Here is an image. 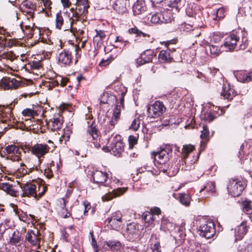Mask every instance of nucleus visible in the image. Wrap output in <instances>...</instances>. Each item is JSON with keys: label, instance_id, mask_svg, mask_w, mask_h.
Segmentation results:
<instances>
[{"label": "nucleus", "instance_id": "f257e3e1", "mask_svg": "<svg viewBox=\"0 0 252 252\" xmlns=\"http://www.w3.org/2000/svg\"><path fill=\"white\" fill-rule=\"evenodd\" d=\"M247 46V39L243 38L242 41H240L238 36L232 33L225 38V41L221 47H224L225 51H232L240 49L244 50L246 48Z\"/></svg>", "mask_w": 252, "mask_h": 252}, {"label": "nucleus", "instance_id": "f03ea898", "mask_svg": "<svg viewBox=\"0 0 252 252\" xmlns=\"http://www.w3.org/2000/svg\"><path fill=\"white\" fill-rule=\"evenodd\" d=\"M89 7L88 0H76V8L70 9L71 15H69L71 25L79 21L81 16H85L88 13Z\"/></svg>", "mask_w": 252, "mask_h": 252}, {"label": "nucleus", "instance_id": "7ed1b4c3", "mask_svg": "<svg viewBox=\"0 0 252 252\" xmlns=\"http://www.w3.org/2000/svg\"><path fill=\"white\" fill-rule=\"evenodd\" d=\"M245 188V184L238 179H231L227 185V190L233 197L239 196Z\"/></svg>", "mask_w": 252, "mask_h": 252}, {"label": "nucleus", "instance_id": "20e7f679", "mask_svg": "<svg viewBox=\"0 0 252 252\" xmlns=\"http://www.w3.org/2000/svg\"><path fill=\"white\" fill-rule=\"evenodd\" d=\"M155 160L159 164H164L168 161L172 156V148L170 145H166L159 151L154 152Z\"/></svg>", "mask_w": 252, "mask_h": 252}, {"label": "nucleus", "instance_id": "39448f33", "mask_svg": "<svg viewBox=\"0 0 252 252\" xmlns=\"http://www.w3.org/2000/svg\"><path fill=\"white\" fill-rule=\"evenodd\" d=\"M50 148L46 144H36L29 148L31 153L38 158L39 164L41 163V158L49 153Z\"/></svg>", "mask_w": 252, "mask_h": 252}, {"label": "nucleus", "instance_id": "423d86ee", "mask_svg": "<svg viewBox=\"0 0 252 252\" xmlns=\"http://www.w3.org/2000/svg\"><path fill=\"white\" fill-rule=\"evenodd\" d=\"M112 183L116 184L117 186H122L123 185L122 183L119 179L116 178L112 179ZM127 187L119 188L117 187L116 189H114L111 192H109L103 196L102 199L104 201L110 200L114 197H118L123 194L127 191Z\"/></svg>", "mask_w": 252, "mask_h": 252}, {"label": "nucleus", "instance_id": "0eeeda50", "mask_svg": "<svg viewBox=\"0 0 252 252\" xmlns=\"http://www.w3.org/2000/svg\"><path fill=\"white\" fill-rule=\"evenodd\" d=\"M141 226L135 222H132L127 225V228L124 235L129 241H133L138 238L140 235Z\"/></svg>", "mask_w": 252, "mask_h": 252}, {"label": "nucleus", "instance_id": "6e6552de", "mask_svg": "<svg viewBox=\"0 0 252 252\" xmlns=\"http://www.w3.org/2000/svg\"><path fill=\"white\" fill-rule=\"evenodd\" d=\"M199 235L206 239L213 237L216 234L215 226L213 221L209 220L202 224L199 229Z\"/></svg>", "mask_w": 252, "mask_h": 252}, {"label": "nucleus", "instance_id": "1a4fd4ad", "mask_svg": "<svg viewBox=\"0 0 252 252\" xmlns=\"http://www.w3.org/2000/svg\"><path fill=\"white\" fill-rule=\"evenodd\" d=\"M170 10L163 9L159 13H156L151 17L150 21L154 24L168 23L171 22Z\"/></svg>", "mask_w": 252, "mask_h": 252}, {"label": "nucleus", "instance_id": "9d476101", "mask_svg": "<svg viewBox=\"0 0 252 252\" xmlns=\"http://www.w3.org/2000/svg\"><path fill=\"white\" fill-rule=\"evenodd\" d=\"M166 108L162 102L156 101L154 104L149 106L147 111L149 116L156 118L160 117L165 112Z\"/></svg>", "mask_w": 252, "mask_h": 252}, {"label": "nucleus", "instance_id": "9b49d317", "mask_svg": "<svg viewBox=\"0 0 252 252\" xmlns=\"http://www.w3.org/2000/svg\"><path fill=\"white\" fill-rule=\"evenodd\" d=\"M86 136L87 138V141L92 142L96 148L98 149L100 147L99 139H98V130L94 126H91L88 127Z\"/></svg>", "mask_w": 252, "mask_h": 252}, {"label": "nucleus", "instance_id": "f8f14e48", "mask_svg": "<svg viewBox=\"0 0 252 252\" xmlns=\"http://www.w3.org/2000/svg\"><path fill=\"white\" fill-rule=\"evenodd\" d=\"M5 150L8 155L6 158L13 161H18L20 159L18 154H20L19 148L14 144L9 145L5 148Z\"/></svg>", "mask_w": 252, "mask_h": 252}, {"label": "nucleus", "instance_id": "ddd939ff", "mask_svg": "<svg viewBox=\"0 0 252 252\" xmlns=\"http://www.w3.org/2000/svg\"><path fill=\"white\" fill-rule=\"evenodd\" d=\"M111 145V149L113 154L115 156L120 157L124 149V144L121 140V136L116 135Z\"/></svg>", "mask_w": 252, "mask_h": 252}, {"label": "nucleus", "instance_id": "4468645a", "mask_svg": "<svg viewBox=\"0 0 252 252\" xmlns=\"http://www.w3.org/2000/svg\"><path fill=\"white\" fill-rule=\"evenodd\" d=\"M58 62L62 66L69 65L72 62V55L68 50L64 49L58 56Z\"/></svg>", "mask_w": 252, "mask_h": 252}, {"label": "nucleus", "instance_id": "2eb2a0df", "mask_svg": "<svg viewBox=\"0 0 252 252\" xmlns=\"http://www.w3.org/2000/svg\"><path fill=\"white\" fill-rule=\"evenodd\" d=\"M20 187L23 191V196L37 198L36 186L32 183L21 184Z\"/></svg>", "mask_w": 252, "mask_h": 252}, {"label": "nucleus", "instance_id": "dca6fc26", "mask_svg": "<svg viewBox=\"0 0 252 252\" xmlns=\"http://www.w3.org/2000/svg\"><path fill=\"white\" fill-rule=\"evenodd\" d=\"M22 85V82L17 80H0V90L16 89Z\"/></svg>", "mask_w": 252, "mask_h": 252}, {"label": "nucleus", "instance_id": "f3484780", "mask_svg": "<svg viewBox=\"0 0 252 252\" xmlns=\"http://www.w3.org/2000/svg\"><path fill=\"white\" fill-rule=\"evenodd\" d=\"M37 231L28 230L25 236V241L31 246H34L37 249L40 246V238L37 236Z\"/></svg>", "mask_w": 252, "mask_h": 252}, {"label": "nucleus", "instance_id": "a211bd4d", "mask_svg": "<svg viewBox=\"0 0 252 252\" xmlns=\"http://www.w3.org/2000/svg\"><path fill=\"white\" fill-rule=\"evenodd\" d=\"M107 220L114 229L118 230L122 226V215L119 212L113 214L110 218L107 219Z\"/></svg>", "mask_w": 252, "mask_h": 252}, {"label": "nucleus", "instance_id": "6ab92c4d", "mask_svg": "<svg viewBox=\"0 0 252 252\" xmlns=\"http://www.w3.org/2000/svg\"><path fill=\"white\" fill-rule=\"evenodd\" d=\"M234 94L233 87L231 86L228 80H223L222 91L221 94L224 98L231 99Z\"/></svg>", "mask_w": 252, "mask_h": 252}, {"label": "nucleus", "instance_id": "aec40b11", "mask_svg": "<svg viewBox=\"0 0 252 252\" xmlns=\"http://www.w3.org/2000/svg\"><path fill=\"white\" fill-rule=\"evenodd\" d=\"M147 7L144 0H137L133 4L132 11L134 15L143 13L146 11Z\"/></svg>", "mask_w": 252, "mask_h": 252}, {"label": "nucleus", "instance_id": "412c9836", "mask_svg": "<svg viewBox=\"0 0 252 252\" xmlns=\"http://www.w3.org/2000/svg\"><path fill=\"white\" fill-rule=\"evenodd\" d=\"M112 7L118 13L123 14L126 10V0H114Z\"/></svg>", "mask_w": 252, "mask_h": 252}, {"label": "nucleus", "instance_id": "4be33fe9", "mask_svg": "<svg viewBox=\"0 0 252 252\" xmlns=\"http://www.w3.org/2000/svg\"><path fill=\"white\" fill-rule=\"evenodd\" d=\"M94 182L99 185H103L108 178L107 174L101 171L96 170L93 174Z\"/></svg>", "mask_w": 252, "mask_h": 252}, {"label": "nucleus", "instance_id": "5701e85b", "mask_svg": "<svg viewBox=\"0 0 252 252\" xmlns=\"http://www.w3.org/2000/svg\"><path fill=\"white\" fill-rule=\"evenodd\" d=\"M128 32L129 34H135L136 37L143 36L146 38L149 42L152 43L153 42L154 38L151 36V35L148 33L142 32L137 29V27H134L133 28H130Z\"/></svg>", "mask_w": 252, "mask_h": 252}, {"label": "nucleus", "instance_id": "b1692460", "mask_svg": "<svg viewBox=\"0 0 252 252\" xmlns=\"http://www.w3.org/2000/svg\"><path fill=\"white\" fill-rule=\"evenodd\" d=\"M104 244L108 247L109 250L113 252L120 250L122 247L121 242L116 239L105 241Z\"/></svg>", "mask_w": 252, "mask_h": 252}, {"label": "nucleus", "instance_id": "393cba45", "mask_svg": "<svg viewBox=\"0 0 252 252\" xmlns=\"http://www.w3.org/2000/svg\"><path fill=\"white\" fill-rule=\"evenodd\" d=\"M247 226L246 222L243 221L241 223L235 228V237L236 239H241L246 234L247 231Z\"/></svg>", "mask_w": 252, "mask_h": 252}, {"label": "nucleus", "instance_id": "a878e982", "mask_svg": "<svg viewBox=\"0 0 252 252\" xmlns=\"http://www.w3.org/2000/svg\"><path fill=\"white\" fill-rule=\"evenodd\" d=\"M51 124L52 130L55 131L59 129L63 123V117L61 116H55L50 121Z\"/></svg>", "mask_w": 252, "mask_h": 252}, {"label": "nucleus", "instance_id": "bb28decb", "mask_svg": "<svg viewBox=\"0 0 252 252\" xmlns=\"http://www.w3.org/2000/svg\"><path fill=\"white\" fill-rule=\"evenodd\" d=\"M171 51L169 49L161 50L158 55L159 60L163 63H170L173 60L171 55Z\"/></svg>", "mask_w": 252, "mask_h": 252}, {"label": "nucleus", "instance_id": "cd10ccee", "mask_svg": "<svg viewBox=\"0 0 252 252\" xmlns=\"http://www.w3.org/2000/svg\"><path fill=\"white\" fill-rule=\"evenodd\" d=\"M121 109V105L118 104L116 105L114 109L113 116L111 120L110 121V125L112 127L114 126L115 125L120 118Z\"/></svg>", "mask_w": 252, "mask_h": 252}, {"label": "nucleus", "instance_id": "c85d7f7f", "mask_svg": "<svg viewBox=\"0 0 252 252\" xmlns=\"http://www.w3.org/2000/svg\"><path fill=\"white\" fill-rule=\"evenodd\" d=\"M23 240L21 238V235L17 230L14 231L10 238L9 243L11 245L19 246L22 243Z\"/></svg>", "mask_w": 252, "mask_h": 252}, {"label": "nucleus", "instance_id": "c756f323", "mask_svg": "<svg viewBox=\"0 0 252 252\" xmlns=\"http://www.w3.org/2000/svg\"><path fill=\"white\" fill-rule=\"evenodd\" d=\"M195 150V147L193 145L191 144H186L183 145L182 151V154L183 157L184 161L185 164L187 163H189L188 161L187 158L188 157V155L192 152Z\"/></svg>", "mask_w": 252, "mask_h": 252}, {"label": "nucleus", "instance_id": "7c9ffc66", "mask_svg": "<svg viewBox=\"0 0 252 252\" xmlns=\"http://www.w3.org/2000/svg\"><path fill=\"white\" fill-rule=\"evenodd\" d=\"M0 189L11 196H15L17 195V191L14 189L12 185L9 183H2L0 184Z\"/></svg>", "mask_w": 252, "mask_h": 252}, {"label": "nucleus", "instance_id": "2f4dec72", "mask_svg": "<svg viewBox=\"0 0 252 252\" xmlns=\"http://www.w3.org/2000/svg\"><path fill=\"white\" fill-rule=\"evenodd\" d=\"M142 218L145 222L147 223V227H153L155 225L154 223L155 218L150 212H144L142 215Z\"/></svg>", "mask_w": 252, "mask_h": 252}, {"label": "nucleus", "instance_id": "473e14b6", "mask_svg": "<svg viewBox=\"0 0 252 252\" xmlns=\"http://www.w3.org/2000/svg\"><path fill=\"white\" fill-rule=\"evenodd\" d=\"M233 74L236 79H252V72L240 70L235 71Z\"/></svg>", "mask_w": 252, "mask_h": 252}, {"label": "nucleus", "instance_id": "72a5a7b5", "mask_svg": "<svg viewBox=\"0 0 252 252\" xmlns=\"http://www.w3.org/2000/svg\"><path fill=\"white\" fill-rule=\"evenodd\" d=\"M75 233V229L72 226H70L64 228L62 231V234L63 239L65 241L67 242L69 240L70 236Z\"/></svg>", "mask_w": 252, "mask_h": 252}, {"label": "nucleus", "instance_id": "f704fd0d", "mask_svg": "<svg viewBox=\"0 0 252 252\" xmlns=\"http://www.w3.org/2000/svg\"><path fill=\"white\" fill-rule=\"evenodd\" d=\"M206 51L207 53L214 57L218 56L221 52L220 48L214 45H208L206 47Z\"/></svg>", "mask_w": 252, "mask_h": 252}, {"label": "nucleus", "instance_id": "c9c22d12", "mask_svg": "<svg viewBox=\"0 0 252 252\" xmlns=\"http://www.w3.org/2000/svg\"><path fill=\"white\" fill-rule=\"evenodd\" d=\"M243 211L248 215L252 214V202L246 200L242 203Z\"/></svg>", "mask_w": 252, "mask_h": 252}, {"label": "nucleus", "instance_id": "e433bc0d", "mask_svg": "<svg viewBox=\"0 0 252 252\" xmlns=\"http://www.w3.org/2000/svg\"><path fill=\"white\" fill-rule=\"evenodd\" d=\"M179 201L184 205L189 206L190 205L191 197L189 194L185 193L179 194Z\"/></svg>", "mask_w": 252, "mask_h": 252}, {"label": "nucleus", "instance_id": "4c0bfd02", "mask_svg": "<svg viewBox=\"0 0 252 252\" xmlns=\"http://www.w3.org/2000/svg\"><path fill=\"white\" fill-rule=\"evenodd\" d=\"M142 55L144 58V62L147 63H150L152 61L154 56V51L152 50H147L145 51Z\"/></svg>", "mask_w": 252, "mask_h": 252}, {"label": "nucleus", "instance_id": "58836bf2", "mask_svg": "<svg viewBox=\"0 0 252 252\" xmlns=\"http://www.w3.org/2000/svg\"><path fill=\"white\" fill-rule=\"evenodd\" d=\"M239 251L240 252H252V243L249 244L246 242L242 243L239 245Z\"/></svg>", "mask_w": 252, "mask_h": 252}, {"label": "nucleus", "instance_id": "ea45409f", "mask_svg": "<svg viewBox=\"0 0 252 252\" xmlns=\"http://www.w3.org/2000/svg\"><path fill=\"white\" fill-rule=\"evenodd\" d=\"M224 9L222 7L218 8L215 12V14L214 15L213 19L214 20H219L223 18L225 16L224 15Z\"/></svg>", "mask_w": 252, "mask_h": 252}, {"label": "nucleus", "instance_id": "a19ab883", "mask_svg": "<svg viewBox=\"0 0 252 252\" xmlns=\"http://www.w3.org/2000/svg\"><path fill=\"white\" fill-rule=\"evenodd\" d=\"M63 18L61 12H58L56 14V27L57 29L61 30L63 24Z\"/></svg>", "mask_w": 252, "mask_h": 252}, {"label": "nucleus", "instance_id": "79ce46f5", "mask_svg": "<svg viewBox=\"0 0 252 252\" xmlns=\"http://www.w3.org/2000/svg\"><path fill=\"white\" fill-rule=\"evenodd\" d=\"M71 133L72 131L69 128H67L66 129H64L63 133L60 138V141L61 142L64 141V143H66V142L68 141Z\"/></svg>", "mask_w": 252, "mask_h": 252}, {"label": "nucleus", "instance_id": "37998d69", "mask_svg": "<svg viewBox=\"0 0 252 252\" xmlns=\"http://www.w3.org/2000/svg\"><path fill=\"white\" fill-rule=\"evenodd\" d=\"M140 124V121L138 118L134 119L131 123L129 129L136 131L138 129Z\"/></svg>", "mask_w": 252, "mask_h": 252}, {"label": "nucleus", "instance_id": "c03bdc74", "mask_svg": "<svg viewBox=\"0 0 252 252\" xmlns=\"http://www.w3.org/2000/svg\"><path fill=\"white\" fill-rule=\"evenodd\" d=\"M215 184L214 183L211 182L208 183L207 186L204 188L200 189V192L202 191L204 189L209 192L213 193L215 191Z\"/></svg>", "mask_w": 252, "mask_h": 252}, {"label": "nucleus", "instance_id": "a18cd8bd", "mask_svg": "<svg viewBox=\"0 0 252 252\" xmlns=\"http://www.w3.org/2000/svg\"><path fill=\"white\" fill-rule=\"evenodd\" d=\"M59 85V82L57 80H51V81L45 82L44 85L48 88L49 90L52 89L53 87Z\"/></svg>", "mask_w": 252, "mask_h": 252}, {"label": "nucleus", "instance_id": "49530a36", "mask_svg": "<svg viewBox=\"0 0 252 252\" xmlns=\"http://www.w3.org/2000/svg\"><path fill=\"white\" fill-rule=\"evenodd\" d=\"M103 40L99 37V36L95 35L94 37V43L96 46L97 48H99L103 44Z\"/></svg>", "mask_w": 252, "mask_h": 252}, {"label": "nucleus", "instance_id": "de8ad7c7", "mask_svg": "<svg viewBox=\"0 0 252 252\" xmlns=\"http://www.w3.org/2000/svg\"><path fill=\"white\" fill-rule=\"evenodd\" d=\"M201 133L200 138L202 139L207 138L209 134V131L208 127L205 126H203V129L201 131Z\"/></svg>", "mask_w": 252, "mask_h": 252}, {"label": "nucleus", "instance_id": "09e8293b", "mask_svg": "<svg viewBox=\"0 0 252 252\" xmlns=\"http://www.w3.org/2000/svg\"><path fill=\"white\" fill-rule=\"evenodd\" d=\"M109 97V94L108 93L104 92L100 96V103L103 104L107 103Z\"/></svg>", "mask_w": 252, "mask_h": 252}, {"label": "nucleus", "instance_id": "8fccbe9b", "mask_svg": "<svg viewBox=\"0 0 252 252\" xmlns=\"http://www.w3.org/2000/svg\"><path fill=\"white\" fill-rule=\"evenodd\" d=\"M221 36L217 32H214L211 36V41L215 43L219 42L220 41Z\"/></svg>", "mask_w": 252, "mask_h": 252}, {"label": "nucleus", "instance_id": "3c124183", "mask_svg": "<svg viewBox=\"0 0 252 252\" xmlns=\"http://www.w3.org/2000/svg\"><path fill=\"white\" fill-rule=\"evenodd\" d=\"M180 28L182 31L187 32L192 31L193 30L191 25L186 23L182 24Z\"/></svg>", "mask_w": 252, "mask_h": 252}, {"label": "nucleus", "instance_id": "603ef678", "mask_svg": "<svg viewBox=\"0 0 252 252\" xmlns=\"http://www.w3.org/2000/svg\"><path fill=\"white\" fill-rule=\"evenodd\" d=\"M181 0H171L170 1V6L175 7L176 9H179V7L181 6Z\"/></svg>", "mask_w": 252, "mask_h": 252}, {"label": "nucleus", "instance_id": "864d4df0", "mask_svg": "<svg viewBox=\"0 0 252 252\" xmlns=\"http://www.w3.org/2000/svg\"><path fill=\"white\" fill-rule=\"evenodd\" d=\"M128 142L129 144V148H132L135 144L137 143V139L136 137L133 135H130L128 137Z\"/></svg>", "mask_w": 252, "mask_h": 252}, {"label": "nucleus", "instance_id": "5fc2aeb1", "mask_svg": "<svg viewBox=\"0 0 252 252\" xmlns=\"http://www.w3.org/2000/svg\"><path fill=\"white\" fill-rule=\"evenodd\" d=\"M22 113L25 116L31 117L33 116L34 111L31 109L26 108L22 111Z\"/></svg>", "mask_w": 252, "mask_h": 252}, {"label": "nucleus", "instance_id": "6e6d98bb", "mask_svg": "<svg viewBox=\"0 0 252 252\" xmlns=\"http://www.w3.org/2000/svg\"><path fill=\"white\" fill-rule=\"evenodd\" d=\"M216 117L210 112H207L205 114L204 120L209 122H211L213 121Z\"/></svg>", "mask_w": 252, "mask_h": 252}, {"label": "nucleus", "instance_id": "4d7b16f0", "mask_svg": "<svg viewBox=\"0 0 252 252\" xmlns=\"http://www.w3.org/2000/svg\"><path fill=\"white\" fill-rule=\"evenodd\" d=\"M115 42H116V43L120 42V43H122V44L124 43L123 46H122V45H118L117 46V47H119L120 48H121L122 46L124 47V46H126L127 43H129L127 41H124L123 38L120 36H117L116 37Z\"/></svg>", "mask_w": 252, "mask_h": 252}, {"label": "nucleus", "instance_id": "13d9d810", "mask_svg": "<svg viewBox=\"0 0 252 252\" xmlns=\"http://www.w3.org/2000/svg\"><path fill=\"white\" fill-rule=\"evenodd\" d=\"M23 5L31 10H34L35 8V5L30 1H25L23 3Z\"/></svg>", "mask_w": 252, "mask_h": 252}, {"label": "nucleus", "instance_id": "bf43d9fd", "mask_svg": "<svg viewBox=\"0 0 252 252\" xmlns=\"http://www.w3.org/2000/svg\"><path fill=\"white\" fill-rule=\"evenodd\" d=\"M151 213L154 216V215H158L161 213V210L158 207H154L153 208H152L150 210Z\"/></svg>", "mask_w": 252, "mask_h": 252}, {"label": "nucleus", "instance_id": "052dcab7", "mask_svg": "<svg viewBox=\"0 0 252 252\" xmlns=\"http://www.w3.org/2000/svg\"><path fill=\"white\" fill-rule=\"evenodd\" d=\"M45 8H50L51 1L50 0H42Z\"/></svg>", "mask_w": 252, "mask_h": 252}, {"label": "nucleus", "instance_id": "680f3d73", "mask_svg": "<svg viewBox=\"0 0 252 252\" xmlns=\"http://www.w3.org/2000/svg\"><path fill=\"white\" fill-rule=\"evenodd\" d=\"M61 1L64 7H68L71 3L69 0H61Z\"/></svg>", "mask_w": 252, "mask_h": 252}, {"label": "nucleus", "instance_id": "e2e57ef3", "mask_svg": "<svg viewBox=\"0 0 252 252\" xmlns=\"http://www.w3.org/2000/svg\"><path fill=\"white\" fill-rule=\"evenodd\" d=\"M191 34L193 36L197 37L201 34L199 29H197L196 30L193 29L191 31Z\"/></svg>", "mask_w": 252, "mask_h": 252}, {"label": "nucleus", "instance_id": "0e129e2a", "mask_svg": "<svg viewBox=\"0 0 252 252\" xmlns=\"http://www.w3.org/2000/svg\"><path fill=\"white\" fill-rule=\"evenodd\" d=\"M147 63L146 62H144V58H143V56L141 55V58H139L137 60V64L138 65H141L144 63Z\"/></svg>", "mask_w": 252, "mask_h": 252}, {"label": "nucleus", "instance_id": "69168bd1", "mask_svg": "<svg viewBox=\"0 0 252 252\" xmlns=\"http://www.w3.org/2000/svg\"><path fill=\"white\" fill-rule=\"evenodd\" d=\"M159 244L158 243H157L154 244L153 247V252H161L159 250Z\"/></svg>", "mask_w": 252, "mask_h": 252}, {"label": "nucleus", "instance_id": "338daca9", "mask_svg": "<svg viewBox=\"0 0 252 252\" xmlns=\"http://www.w3.org/2000/svg\"><path fill=\"white\" fill-rule=\"evenodd\" d=\"M96 36H99V37H101L103 40H104L106 38V35L103 32L99 31V32H97V33L95 35Z\"/></svg>", "mask_w": 252, "mask_h": 252}, {"label": "nucleus", "instance_id": "774afa93", "mask_svg": "<svg viewBox=\"0 0 252 252\" xmlns=\"http://www.w3.org/2000/svg\"><path fill=\"white\" fill-rule=\"evenodd\" d=\"M121 252H137V251L129 247H126Z\"/></svg>", "mask_w": 252, "mask_h": 252}]
</instances>
